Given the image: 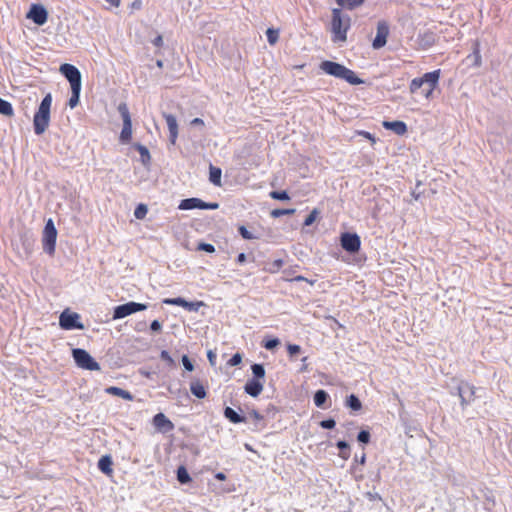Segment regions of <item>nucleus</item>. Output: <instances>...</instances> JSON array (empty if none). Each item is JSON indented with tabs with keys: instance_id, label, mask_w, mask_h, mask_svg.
I'll return each instance as SVG.
<instances>
[{
	"instance_id": "1",
	"label": "nucleus",
	"mask_w": 512,
	"mask_h": 512,
	"mask_svg": "<svg viewBox=\"0 0 512 512\" xmlns=\"http://www.w3.org/2000/svg\"><path fill=\"white\" fill-rule=\"evenodd\" d=\"M441 76V70L437 69L423 74L411 80L409 84V91L411 94H416L421 89V94L427 100L433 97L435 89L438 87Z\"/></svg>"
},
{
	"instance_id": "2",
	"label": "nucleus",
	"mask_w": 512,
	"mask_h": 512,
	"mask_svg": "<svg viewBox=\"0 0 512 512\" xmlns=\"http://www.w3.org/2000/svg\"><path fill=\"white\" fill-rule=\"evenodd\" d=\"M320 69L335 78L345 80L351 85H359L363 83V80L360 79L354 71L351 69L345 67L344 65L330 61V60H324L320 63Z\"/></svg>"
},
{
	"instance_id": "3",
	"label": "nucleus",
	"mask_w": 512,
	"mask_h": 512,
	"mask_svg": "<svg viewBox=\"0 0 512 512\" xmlns=\"http://www.w3.org/2000/svg\"><path fill=\"white\" fill-rule=\"evenodd\" d=\"M351 26V19L343 14L340 8L332 9L331 33L334 43H343L347 40V32Z\"/></svg>"
},
{
	"instance_id": "4",
	"label": "nucleus",
	"mask_w": 512,
	"mask_h": 512,
	"mask_svg": "<svg viewBox=\"0 0 512 512\" xmlns=\"http://www.w3.org/2000/svg\"><path fill=\"white\" fill-rule=\"evenodd\" d=\"M52 106V95L51 93L46 94L42 99L38 110L35 112L33 117L34 132L37 135L43 134L50 123V111Z\"/></svg>"
},
{
	"instance_id": "5",
	"label": "nucleus",
	"mask_w": 512,
	"mask_h": 512,
	"mask_svg": "<svg viewBox=\"0 0 512 512\" xmlns=\"http://www.w3.org/2000/svg\"><path fill=\"white\" fill-rule=\"evenodd\" d=\"M57 239V230L52 219H48L45 224L42 236L43 250L50 256L54 255Z\"/></svg>"
},
{
	"instance_id": "6",
	"label": "nucleus",
	"mask_w": 512,
	"mask_h": 512,
	"mask_svg": "<svg viewBox=\"0 0 512 512\" xmlns=\"http://www.w3.org/2000/svg\"><path fill=\"white\" fill-rule=\"evenodd\" d=\"M72 355L78 367L90 371L100 369L99 363L86 350L80 348L73 349Z\"/></svg>"
},
{
	"instance_id": "7",
	"label": "nucleus",
	"mask_w": 512,
	"mask_h": 512,
	"mask_svg": "<svg viewBox=\"0 0 512 512\" xmlns=\"http://www.w3.org/2000/svg\"><path fill=\"white\" fill-rule=\"evenodd\" d=\"M118 111L121 114L123 120V128L120 133V141L122 143H129L132 139V122L127 105L125 103L119 104Z\"/></svg>"
},
{
	"instance_id": "8",
	"label": "nucleus",
	"mask_w": 512,
	"mask_h": 512,
	"mask_svg": "<svg viewBox=\"0 0 512 512\" xmlns=\"http://www.w3.org/2000/svg\"><path fill=\"white\" fill-rule=\"evenodd\" d=\"M80 315L76 312L65 310L59 317V325L64 330L84 329V325L79 321Z\"/></svg>"
},
{
	"instance_id": "9",
	"label": "nucleus",
	"mask_w": 512,
	"mask_h": 512,
	"mask_svg": "<svg viewBox=\"0 0 512 512\" xmlns=\"http://www.w3.org/2000/svg\"><path fill=\"white\" fill-rule=\"evenodd\" d=\"M147 309L146 304L136 303V302H128L122 305L115 307L113 319H122L133 313L144 311Z\"/></svg>"
},
{
	"instance_id": "10",
	"label": "nucleus",
	"mask_w": 512,
	"mask_h": 512,
	"mask_svg": "<svg viewBox=\"0 0 512 512\" xmlns=\"http://www.w3.org/2000/svg\"><path fill=\"white\" fill-rule=\"evenodd\" d=\"M219 204L217 202L207 203L199 198H187L183 199L178 208L180 210H192V209H205V210H215L218 209Z\"/></svg>"
},
{
	"instance_id": "11",
	"label": "nucleus",
	"mask_w": 512,
	"mask_h": 512,
	"mask_svg": "<svg viewBox=\"0 0 512 512\" xmlns=\"http://www.w3.org/2000/svg\"><path fill=\"white\" fill-rule=\"evenodd\" d=\"M59 71L69 81L71 88L81 87V74L80 71L72 64H62Z\"/></svg>"
},
{
	"instance_id": "12",
	"label": "nucleus",
	"mask_w": 512,
	"mask_h": 512,
	"mask_svg": "<svg viewBox=\"0 0 512 512\" xmlns=\"http://www.w3.org/2000/svg\"><path fill=\"white\" fill-rule=\"evenodd\" d=\"M340 241L342 248L350 253L358 252L361 246L360 237L355 233H343Z\"/></svg>"
},
{
	"instance_id": "13",
	"label": "nucleus",
	"mask_w": 512,
	"mask_h": 512,
	"mask_svg": "<svg viewBox=\"0 0 512 512\" xmlns=\"http://www.w3.org/2000/svg\"><path fill=\"white\" fill-rule=\"evenodd\" d=\"M389 35V26L385 21H379L377 24L376 37L373 40L372 46L374 49H380L387 43Z\"/></svg>"
},
{
	"instance_id": "14",
	"label": "nucleus",
	"mask_w": 512,
	"mask_h": 512,
	"mask_svg": "<svg viewBox=\"0 0 512 512\" xmlns=\"http://www.w3.org/2000/svg\"><path fill=\"white\" fill-rule=\"evenodd\" d=\"M166 305L180 306L188 311H198V309L204 305L202 301L188 302L184 298H165L162 301Z\"/></svg>"
},
{
	"instance_id": "15",
	"label": "nucleus",
	"mask_w": 512,
	"mask_h": 512,
	"mask_svg": "<svg viewBox=\"0 0 512 512\" xmlns=\"http://www.w3.org/2000/svg\"><path fill=\"white\" fill-rule=\"evenodd\" d=\"M27 18L32 19L37 25H43L47 21L48 13L42 5L33 4L27 14Z\"/></svg>"
},
{
	"instance_id": "16",
	"label": "nucleus",
	"mask_w": 512,
	"mask_h": 512,
	"mask_svg": "<svg viewBox=\"0 0 512 512\" xmlns=\"http://www.w3.org/2000/svg\"><path fill=\"white\" fill-rule=\"evenodd\" d=\"M458 390H459V397H460V400H461V406L462 407H465L471 401L474 400L475 392H476L475 386L466 383L465 385L460 386L458 388Z\"/></svg>"
},
{
	"instance_id": "17",
	"label": "nucleus",
	"mask_w": 512,
	"mask_h": 512,
	"mask_svg": "<svg viewBox=\"0 0 512 512\" xmlns=\"http://www.w3.org/2000/svg\"><path fill=\"white\" fill-rule=\"evenodd\" d=\"M152 423L161 432H169L174 429V424L163 413L156 414Z\"/></svg>"
},
{
	"instance_id": "18",
	"label": "nucleus",
	"mask_w": 512,
	"mask_h": 512,
	"mask_svg": "<svg viewBox=\"0 0 512 512\" xmlns=\"http://www.w3.org/2000/svg\"><path fill=\"white\" fill-rule=\"evenodd\" d=\"M163 117L166 120L168 130H169V140L171 144H175L178 138V124L176 117L172 114L163 113Z\"/></svg>"
},
{
	"instance_id": "19",
	"label": "nucleus",
	"mask_w": 512,
	"mask_h": 512,
	"mask_svg": "<svg viewBox=\"0 0 512 512\" xmlns=\"http://www.w3.org/2000/svg\"><path fill=\"white\" fill-rule=\"evenodd\" d=\"M263 387L264 385L260 380L249 379L244 386V391L252 397H258L263 391Z\"/></svg>"
},
{
	"instance_id": "20",
	"label": "nucleus",
	"mask_w": 512,
	"mask_h": 512,
	"mask_svg": "<svg viewBox=\"0 0 512 512\" xmlns=\"http://www.w3.org/2000/svg\"><path fill=\"white\" fill-rule=\"evenodd\" d=\"M383 127L387 130L393 131L397 135H404L407 132V125L405 122L396 120V121H383Z\"/></svg>"
},
{
	"instance_id": "21",
	"label": "nucleus",
	"mask_w": 512,
	"mask_h": 512,
	"mask_svg": "<svg viewBox=\"0 0 512 512\" xmlns=\"http://www.w3.org/2000/svg\"><path fill=\"white\" fill-rule=\"evenodd\" d=\"M105 392L113 396L121 397L127 401H132L134 399L133 395L129 391L116 386L107 387Z\"/></svg>"
},
{
	"instance_id": "22",
	"label": "nucleus",
	"mask_w": 512,
	"mask_h": 512,
	"mask_svg": "<svg viewBox=\"0 0 512 512\" xmlns=\"http://www.w3.org/2000/svg\"><path fill=\"white\" fill-rule=\"evenodd\" d=\"M112 464L111 457L109 455H105L99 459L98 468L105 475L111 476L113 474Z\"/></svg>"
},
{
	"instance_id": "23",
	"label": "nucleus",
	"mask_w": 512,
	"mask_h": 512,
	"mask_svg": "<svg viewBox=\"0 0 512 512\" xmlns=\"http://www.w3.org/2000/svg\"><path fill=\"white\" fill-rule=\"evenodd\" d=\"M191 393L199 399L206 397V388L200 380H193L190 383Z\"/></svg>"
},
{
	"instance_id": "24",
	"label": "nucleus",
	"mask_w": 512,
	"mask_h": 512,
	"mask_svg": "<svg viewBox=\"0 0 512 512\" xmlns=\"http://www.w3.org/2000/svg\"><path fill=\"white\" fill-rule=\"evenodd\" d=\"M340 9L354 10L365 3V0H335Z\"/></svg>"
},
{
	"instance_id": "25",
	"label": "nucleus",
	"mask_w": 512,
	"mask_h": 512,
	"mask_svg": "<svg viewBox=\"0 0 512 512\" xmlns=\"http://www.w3.org/2000/svg\"><path fill=\"white\" fill-rule=\"evenodd\" d=\"M224 416L234 424L243 423L246 421V418L240 416L236 411H234L231 407H226L224 409Z\"/></svg>"
},
{
	"instance_id": "26",
	"label": "nucleus",
	"mask_w": 512,
	"mask_h": 512,
	"mask_svg": "<svg viewBox=\"0 0 512 512\" xmlns=\"http://www.w3.org/2000/svg\"><path fill=\"white\" fill-rule=\"evenodd\" d=\"M222 171L220 168L210 165L209 167V180L215 186H221Z\"/></svg>"
},
{
	"instance_id": "27",
	"label": "nucleus",
	"mask_w": 512,
	"mask_h": 512,
	"mask_svg": "<svg viewBox=\"0 0 512 512\" xmlns=\"http://www.w3.org/2000/svg\"><path fill=\"white\" fill-rule=\"evenodd\" d=\"M345 405L350 408L352 411H360L362 409V403L361 401L359 400V398L354 395V394H351L349 395L346 400H345Z\"/></svg>"
},
{
	"instance_id": "28",
	"label": "nucleus",
	"mask_w": 512,
	"mask_h": 512,
	"mask_svg": "<svg viewBox=\"0 0 512 512\" xmlns=\"http://www.w3.org/2000/svg\"><path fill=\"white\" fill-rule=\"evenodd\" d=\"M0 114L7 117L14 116V109L12 104L2 98H0Z\"/></svg>"
},
{
	"instance_id": "29",
	"label": "nucleus",
	"mask_w": 512,
	"mask_h": 512,
	"mask_svg": "<svg viewBox=\"0 0 512 512\" xmlns=\"http://www.w3.org/2000/svg\"><path fill=\"white\" fill-rule=\"evenodd\" d=\"M336 445L340 449V458H342L343 460H348L351 455L348 443L345 441H338Z\"/></svg>"
},
{
	"instance_id": "30",
	"label": "nucleus",
	"mask_w": 512,
	"mask_h": 512,
	"mask_svg": "<svg viewBox=\"0 0 512 512\" xmlns=\"http://www.w3.org/2000/svg\"><path fill=\"white\" fill-rule=\"evenodd\" d=\"M328 399V393L325 390H318L314 394V403L317 407H323Z\"/></svg>"
},
{
	"instance_id": "31",
	"label": "nucleus",
	"mask_w": 512,
	"mask_h": 512,
	"mask_svg": "<svg viewBox=\"0 0 512 512\" xmlns=\"http://www.w3.org/2000/svg\"><path fill=\"white\" fill-rule=\"evenodd\" d=\"M80 92H81V87L71 88V97L68 102V105L70 106V108H74L78 105L79 98H80Z\"/></svg>"
},
{
	"instance_id": "32",
	"label": "nucleus",
	"mask_w": 512,
	"mask_h": 512,
	"mask_svg": "<svg viewBox=\"0 0 512 512\" xmlns=\"http://www.w3.org/2000/svg\"><path fill=\"white\" fill-rule=\"evenodd\" d=\"M177 479L182 484H186L191 481V477H190L187 469L184 466H180L177 469Z\"/></svg>"
},
{
	"instance_id": "33",
	"label": "nucleus",
	"mask_w": 512,
	"mask_h": 512,
	"mask_svg": "<svg viewBox=\"0 0 512 512\" xmlns=\"http://www.w3.org/2000/svg\"><path fill=\"white\" fill-rule=\"evenodd\" d=\"M252 373L254 375L253 379H263L265 377V369L261 364H253L251 366Z\"/></svg>"
},
{
	"instance_id": "34",
	"label": "nucleus",
	"mask_w": 512,
	"mask_h": 512,
	"mask_svg": "<svg viewBox=\"0 0 512 512\" xmlns=\"http://www.w3.org/2000/svg\"><path fill=\"white\" fill-rule=\"evenodd\" d=\"M266 36H267V40H268L269 44L270 45H274L278 41L279 32H278V30H275L273 28H269L266 31Z\"/></svg>"
},
{
	"instance_id": "35",
	"label": "nucleus",
	"mask_w": 512,
	"mask_h": 512,
	"mask_svg": "<svg viewBox=\"0 0 512 512\" xmlns=\"http://www.w3.org/2000/svg\"><path fill=\"white\" fill-rule=\"evenodd\" d=\"M136 149L139 152L143 163H147L150 161V158H151L150 153H149V150L145 146L138 144V145H136Z\"/></svg>"
},
{
	"instance_id": "36",
	"label": "nucleus",
	"mask_w": 512,
	"mask_h": 512,
	"mask_svg": "<svg viewBox=\"0 0 512 512\" xmlns=\"http://www.w3.org/2000/svg\"><path fill=\"white\" fill-rule=\"evenodd\" d=\"M295 213V209H274L271 211V216L273 218H278L283 215H292Z\"/></svg>"
},
{
	"instance_id": "37",
	"label": "nucleus",
	"mask_w": 512,
	"mask_h": 512,
	"mask_svg": "<svg viewBox=\"0 0 512 512\" xmlns=\"http://www.w3.org/2000/svg\"><path fill=\"white\" fill-rule=\"evenodd\" d=\"M283 263L284 262L282 259H276L270 264L269 268H267V271L269 273H276L282 268Z\"/></svg>"
},
{
	"instance_id": "38",
	"label": "nucleus",
	"mask_w": 512,
	"mask_h": 512,
	"mask_svg": "<svg viewBox=\"0 0 512 512\" xmlns=\"http://www.w3.org/2000/svg\"><path fill=\"white\" fill-rule=\"evenodd\" d=\"M147 212L148 210L146 205L139 204L134 211V215L137 219H143L146 216Z\"/></svg>"
},
{
	"instance_id": "39",
	"label": "nucleus",
	"mask_w": 512,
	"mask_h": 512,
	"mask_svg": "<svg viewBox=\"0 0 512 512\" xmlns=\"http://www.w3.org/2000/svg\"><path fill=\"white\" fill-rule=\"evenodd\" d=\"M319 210L318 209H313L310 214L306 217V219L304 220V226H310L313 224V222L316 220V218L318 217L319 215Z\"/></svg>"
},
{
	"instance_id": "40",
	"label": "nucleus",
	"mask_w": 512,
	"mask_h": 512,
	"mask_svg": "<svg viewBox=\"0 0 512 512\" xmlns=\"http://www.w3.org/2000/svg\"><path fill=\"white\" fill-rule=\"evenodd\" d=\"M270 197L275 200H289V195L286 191H272Z\"/></svg>"
},
{
	"instance_id": "41",
	"label": "nucleus",
	"mask_w": 512,
	"mask_h": 512,
	"mask_svg": "<svg viewBox=\"0 0 512 512\" xmlns=\"http://www.w3.org/2000/svg\"><path fill=\"white\" fill-rule=\"evenodd\" d=\"M238 232L239 234L246 240H252V239H255L256 237L250 232L247 230V228L243 225L239 226L238 228Z\"/></svg>"
},
{
	"instance_id": "42",
	"label": "nucleus",
	"mask_w": 512,
	"mask_h": 512,
	"mask_svg": "<svg viewBox=\"0 0 512 512\" xmlns=\"http://www.w3.org/2000/svg\"><path fill=\"white\" fill-rule=\"evenodd\" d=\"M279 345V340L277 338L267 339L263 342V347L267 350H272Z\"/></svg>"
},
{
	"instance_id": "43",
	"label": "nucleus",
	"mask_w": 512,
	"mask_h": 512,
	"mask_svg": "<svg viewBox=\"0 0 512 512\" xmlns=\"http://www.w3.org/2000/svg\"><path fill=\"white\" fill-rule=\"evenodd\" d=\"M357 439L359 442L367 444L370 441L369 431L362 430L358 433Z\"/></svg>"
},
{
	"instance_id": "44",
	"label": "nucleus",
	"mask_w": 512,
	"mask_h": 512,
	"mask_svg": "<svg viewBox=\"0 0 512 512\" xmlns=\"http://www.w3.org/2000/svg\"><path fill=\"white\" fill-rule=\"evenodd\" d=\"M198 250L205 251L207 253H214L215 247L210 243H200L197 247Z\"/></svg>"
},
{
	"instance_id": "45",
	"label": "nucleus",
	"mask_w": 512,
	"mask_h": 512,
	"mask_svg": "<svg viewBox=\"0 0 512 512\" xmlns=\"http://www.w3.org/2000/svg\"><path fill=\"white\" fill-rule=\"evenodd\" d=\"M287 351L290 357L295 356L296 354L301 352V347L296 344H288Z\"/></svg>"
},
{
	"instance_id": "46",
	"label": "nucleus",
	"mask_w": 512,
	"mask_h": 512,
	"mask_svg": "<svg viewBox=\"0 0 512 512\" xmlns=\"http://www.w3.org/2000/svg\"><path fill=\"white\" fill-rule=\"evenodd\" d=\"M242 362V356L240 353L234 354L227 362L229 366H237Z\"/></svg>"
},
{
	"instance_id": "47",
	"label": "nucleus",
	"mask_w": 512,
	"mask_h": 512,
	"mask_svg": "<svg viewBox=\"0 0 512 512\" xmlns=\"http://www.w3.org/2000/svg\"><path fill=\"white\" fill-rule=\"evenodd\" d=\"M336 425L334 419H326L320 422V426L324 429H333Z\"/></svg>"
},
{
	"instance_id": "48",
	"label": "nucleus",
	"mask_w": 512,
	"mask_h": 512,
	"mask_svg": "<svg viewBox=\"0 0 512 512\" xmlns=\"http://www.w3.org/2000/svg\"><path fill=\"white\" fill-rule=\"evenodd\" d=\"M160 358L163 361H165L168 365H173L174 364V360L172 359V357L170 356V354L166 350L161 351Z\"/></svg>"
},
{
	"instance_id": "49",
	"label": "nucleus",
	"mask_w": 512,
	"mask_h": 512,
	"mask_svg": "<svg viewBox=\"0 0 512 512\" xmlns=\"http://www.w3.org/2000/svg\"><path fill=\"white\" fill-rule=\"evenodd\" d=\"M182 363L186 370L192 371L194 369V366L187 355L182 356Z\"/></svg>"
},
{
	"instance_id": "50",
	"label": "nucleus",
	"mask_w": 512,
	"mask_h": 512,
	"mask_svg": "<svg viewBox=\"0 0 512 512\" xmlns=\"http://www.w3.org/2000/svg\"><path fill=\"white\" fill-rule=\"evenodd\" d=\"M150 329L153 332H160L161 329H162V325H161V323L158 320H154L150 324Z\"/></svg>"
},
{
	"instance_id": "51",
	"label": "nucleus",
	"mask_w": 512,
	"mask_h": 512,
	"mask_svg": "<svg viewBox=\"0 0 512 512\" xmlns=\"http://www.w3.org/2000/svg\"><path fill=\"white\" fill-rule=\"evenodd\" d=\"M292 281H295V282H302V281H305L307 283H309L310 285H314L315 281L314 280H309L307 279L306 277L304 276H301V275H298V276H295L293 279H291Z\"/></svg>"
},
{
	"instance_id": "52",
	"label": "nucleus",
	"mask_w": 512,
	"mask_h": 512,
	"mask_svg": "<svg viewBox=\"0 0 512 512\" xmlns=\"http://www.w3.org/2000/svg\"><path fill=\"white\" fill-rule=\"evenodd\" d=\"M359 135L363 136L364 138L370 140L372 143H375V137L370 133V132H367V131H359L358 132Z\"/></svg>"
},
{
	"instance_id": "53",
	"label": "nucleus",
	"mask_w": 512,
	"mask_h": 512,
	"mask_svg": "<svg viewBox=\"0 0 512 512\" xmlns=\"http://www.w3.org/2000/svg\"><path fill=\"white\" fill-rule=\"evenodd\" d=\"M474 55H475L476 64L480 65L481 56H480L479 44L478 43H476V47L474 49Z\"/></svg>"
},
{
	"instance_id": "54",
	"label": "nucleus",
	"mask_w": 512,
	"mask_h": 512,
	"mask_svg": "<svg viewBox=\"0 0 512 512\" xmlns=\"http://www.w3.org/2000/svg\"><path fill=\"white\" fill-rule=\"evenodd\" d=\"M131 8L133 10H139L142 8V1L141 0H134L132 3H131Z\"/></svg>"
},
{
	"instance_id": "55",
	"label": "nucleus",
	"mask_w": 512,
	"mask_h": 512,
	"mask_svg": "<svg viewBox=\"0 0 512 512\" xmlns=\"http://www.w3.org/2000/svg\"><path fill=\"white\" fill-rule=\"evenodd\" d=\"M153 44L156 47H162L163 46V38H162V36L158 35L157 37H155V39L153 40Z\"/></svg>"
},
{
	"instance_id": "56",
	"label": "nucleus",
	"mask_w": 512,
	"mask_h": 512,
	"mask_svg": "<svg viewBox=\"0 0 512 512\" xmlns=\"http://www.w3.org/2000/svg\"><path fill=\"white\" fill-rule=\"evenodd\" d=\"M191 125H193V126H204V121L201 118H194L191 121Z\"/></svg>"
},
{
	"instance_id": "57",
	"label": "nucleus",
	"mask_w": 512,
	"mask_h": 512,
	"mask_svg": "<svg viewBox=\"0 0 512 512\" xmlns=\"http://www.w3.org/2000/svg\"><path fill=\"white\" fill-rule=\"evenodd\" d=\"M236 261H237L238 264H243L246 261V255L244 253H240L237 256V260Z\"/></svg>"
},
{
	"instance_id": "58",
	"label": "nucleus",
	"mask_w": 512,
	"mask_h": 512,
	"mask_svg": "<svg viewBox=\"0 0 512 512\" xmlns=\"http://www.w3.org/2000/svg\"><path fill=\"white\" fill-rule=\"evenodd\" d=\"M207 356H208V359H209L210 363L212 365H214L215 364V359H216L215 354L212 351H209Z\"/></svg>"
},
{
	"instance_id": "59",
	"label": "nucleus",
	"mask_w": 512,
	"mask_h": 512,
	"mask_svg": "<svg viewBox=\"0 0 512 512\" xmlns=\"http://www.w3.org/2000/svg\"><path fill=\"white\" fill-rule=\"evenodd\" d=\"M215 478L219 481L226 480V475L223 472H218L215 474Z\"/></svg>"
},
{
	"instance_id": "60",
	"label": "nucleus",
	"mask_w": 512,
	"mask_h": 512,
	"mask_svg": "<svg viewBox=\"0 0 512 512\" xmlns=\"http://www.w3.org/2000/svg\"><path fill=\"white\" fill-rule=\"evenodd\" d=\"M107 1L115 7H118L121 2V0H107Z\"/></svg>"
},
{
	"instance_id": "61",
	"label": "nucleus",
	"mask_w": 512,
	"mask_h": 512,
	"mask_svg": "<svg viewBox=\"0 0 512 512\" xmlns=\"http://www.w3.org/2000/svg\"><path fill=\"white\" fill-rule=\"evenodd\" d=\"M360 461H361L362 464H364V462H365V455H363L362 458H360Z\"/></svg>"
},
{
	"instance_id": "62",
	"label": "nucleus",
	"mask_w": 512,
	"mask_h": 512,
	"mask_svg": "<svg viewBox=\"0 0 512 512\" xmlns=\"http://www.w3.org/2000/svg\"><path fill=\"white\" fill-rule=\"evenodd\" d=\"M158 66H162V62L161 61H158Z\"/></svg>"
}]
</instances>
